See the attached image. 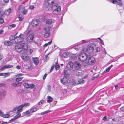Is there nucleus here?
I'll list each match as a JSON object with an SVG mask.
<instances>
[{
  "instance_id": "nucleus-9",
  "label": "nucleus",
  "mask_w": 124,
  "mask_h": 124,
  "mask_svg": "<svg viewBox=\"0 0 124 124\" xmlns=\"http://www.w3.org/2000/svg\"><path fill=\"white\" fill-rule=\"evenodd\" d=\"M118 119L116 118H115L113 119H109V124H116V123L117 122V124H118V122L119 120H118Z\"/></svg>"
},
{
  "instance_id": "nucleus-23",
  "label": "nucleus",
  "mask_w": 124,
  "mask_h": 124,
  "mask_svg": "<svg viewBox=\"0 0 124 124\" xmlns=\"http://www.w3.org/2000/svg\"><path fill=\"white\" fill-rule=\"evenodd\" d=\"M31 113L30 112V109L28 110L25 112H24L22 114V115H23V116H26L27 115L29 114H30Z\"/></svg>"
},
{
  "instance_id": "nucleus-30",
  "label": "nucleus",
  "mask_w": 124,
  "mask_h": 124,
  "mask_svg": "<svg viewBox=\"0 0 124 124\" xmlns=\"http://www.w3.org/2000/svg\"><path fill=\"white\" fill-rule=\"evenodd\" d=\"M31 113L34 112L37 110L36 108H31L30 109Z\"/></svg>"
},
{
  "instance_id": "nucleus-31",
  "label": "nucleus",
  "mask_w": 124,
  "mask_h": 124,
  "mask_svg": "<svg viewBox=\"0 0 124 124\" xmlns=\"http://www.w3.org/2000/svg\"><path fill=\"white\" fill-rule=\"evenodd\" d=\"M50 33L49 32H45V33L44 34V37L46 38H48L50 36Z\"/></svg>"
},
{
  "instance_id": "nucleus-27",
  "label": "nucleus",
  "mask_w": 124,
  "mask_h": 124,
  "mask_svg": "<svg viewBox=\"0 0 124 124\" xmlns=\"http://www.w3.org/2000/svg\"><path fill=\"white\" fill-rule=\"evenodd\" d=\"M24 9V7L23 6L21 5L19 7V10L20 12H22L23 10Z\"/></svg>"
},
{
  "instance_id": "nucleus-26",
  "label": "nucleus",
  "mask_w": 124,
  "mask_h": 124,
  "mask_svg": "<svg viewBox=\"0 0 124 124\" xmlns=\"http://www.w3.org/2000/svg\"><path fill=\"white\" fill-rule=\"evenodd\" d=\"M47 98L48 100H47V102L50 103L53 100V99L50 96L47 97Z\"/></svg>"
},
{
  "instance_id": "nucleus-57",
  "label": "nucleus",
  "mask_w": 124,
  "mask_h": 124,
  "mask_svg": "<svg viewBox=\"0 0 124 124\" xmlns=\"http://www.w3.org/2000/svg\"><path fill=\"white\" fill-rule=\"evenodd\" d=\"M28 51L29 52L30 54H31L33 52V50L32 49L29 48L28 49Z\"/></svg>"
},
{
  "instance_id": "nucleus-7",
  "label": "nucleus",
  "mask_w": 124,
  "mask_h": 124,
  "mask_svg": "<svg viewBox=\"0 0 124 124\" xmlns=\"http://www.w3.org/2000/svg\"><path fill=\"white\" fill-rule=\"evenodd\" d=\"M34 34H32L30 35L26 38V41L28 43H30L32 42L34 37Z\"/></svg>"
},
{
  "instance_id": "nucleus-58",
  "label": "nucleus",
  "mask_w": 124,
  "mask_h": 124,
  "mask_svg": "<svg viewBox=\"0 0 124 124\" xmlns=\"http://www.w3.org/2000/svg\"><path fill=\"white\" fill-rule=\"evenodd\" d=\"M88 42V41L87 40H83L81 42V44H82L84 43H86V42Z\"/></svg>"
},
{
  "instance_id": "nucleus-29",
  "label": "nucleus",
  "mask_w": 124,
  "mask_h": 124,
  "mask_svg": "<svg viewBox=\"0 0 124 124\" xmlns=\"http://www.w3.org/2000/svg\"><path fill=\"white\" fill-rule=\"evenodd\" d=\"M52 22V19H48L46 21V24H51Z\"/></svg>"
},
{
  "instance_id": "nucleus-53",
  "label": "nucleus",
  "mask_w": 124,
  "mask_h": 124,
  "mask_svg": "<svg viewBox=\"0 0 124 124\" xmlns=\"http://www.w3.org/2000/svg\"><path fill=\"white\" fill-rule=\"evenodd\" d=\"M47 89L48 92H50L51 91V86L50 85H48L47 86Z\"/></svg>"
},
{
  "instance_id": "nucleus-45",
  "label": "nucleus",
  "mask_w": 124,
  "mask_h": 124,
  "mask_svg": "<svg viewBox=\"0 0 124 124\" xmlns=\"http://www.w3.org/2000/svg\"><path fill=\"white\" fill-rule=\"evenodd\" d=\"M118 3V5H119V6L121 7L122 6V3L121 1H117V2Z\"/></svg>"
},
{
  "instance_id": "nucleus-47",
  "label": "nucleus",
  "mask_w": 124,
  "mask_h": 124,
  "mask_svg": "<svg viewBox=\"0 0 124 124\" xmlns=\"http://www.w3.org/2000/svg\"><path fill=\"white\" fill-rule=\"evenodd\" d=\"M22 78H16V82L17 83L21 81L22 79Z\"/></svg>"
},
{
  "instance_id": "nucleus-13",
  "label": "nucleus",
  "mask_w": 124,
  "mask_h": 124,
  "mask_svg": "<svg viewBox=\"0 0 124 124\" xmlns=\"http://www.w3.org/2000/svg\"><path fill=\"white\" fill-rule=\"evenodd\" d=\"M15 48L16 50L18 52H20L23 50L20 44L16 46Z\"/></svg>"
},
{
  "instance_id": "nucleus-1",
  "label": "nucleus",
  "mask_w": 124,
  "mask_h": 124,
  "mask_svg": "<svg viewBox=\"0 0 124 124\" xmlns=\"http://www.w3.org/2000/svg\"><path fill=\"white\" fill-rule=\"evenodd\" d=\"M17 33V32L15 35L11 36L9 38V40L10 41L13 40L14 43H19L23 41V35L21 33L18 36H16Z\"/></svg>"
},
{
  "instance_id": "nucleus-20",
  "label": "nucleus",
  "mask_w": 124,
  "mask_h": 124,
  "mask_svg": "<svg viewBox=\"0 0 124 124\" xmlns=\"http://www.w3.org/2000/svg\"><path fill=\"white\" fill-rule=\"evenodd\" d=\"M50 29V27L49 26H47L44 28V30L45 32H49V31Z\"/></svg>"
},
{
  "instance_id": "nucleus-32",
  "label": "nucleus",
  "mask_w": 124,
  "mask_h": 124,
  "mask_svg": "<svg viewBox=\"0 0 124 124\" xmlns=\"http://www.w3.org/2000/svg\"><path fill=\"white\" fill-rule=\"evenodd\" d=\"M0 96H3L4 97L6 95V93L5 91H3L1 92L0 91Z\"/></svg>"
},
{
  "instance_id": "nucleus-43",
  "label": "nucleus",
  "mask_w": 124,
  "mask_h": 124,
  "mask_svg": "<svg viewBox=\"0 0 124 124\" xmlns=\"http://www.w3.org/2000/svg\"><path fill=\"white\" fill-rule=\"evenodd\" d=\"M62 57L64 58H66L67 57V54L65 53H63L62 55Z\"/></svg>"
},
{
  "instance_id": "nucleus-28",
  "label": "nucleus",
  "mask_w": 124,
  "mask_h": 124,
  "mask_svg": "<svg viewBox=\"0 0 124 124\" xmlns=\"http://www.w3.org/2000/svg\"><path fill=\"white\" fill-rule=\"evenodd\" d=\"M47 1L49 5L53 4L54 2V0H47Z\"/></svg>"
},
{
  "instance_id": "nucleus-46",
  "label": "nucleus",
  "mask_w": 124,
  "mask_h": 124,
  "mask_svg": "<svg viewBox=\"0 0 124 124\" xmlns=\"http://www.w3.org/2000/svg\"><path fill=\"white\" fill-rule=\"evenodd\" d=\"M24 75V74L22 73H19L16 75H15V76L16 77H20Z\"/></svg>"
},
{
  "instance_id": "nucleus-50",
  "label": "nucleus",
  "mask_w": 124,
  "mask_h": 124,
  "mask_svg": "<svg viewBox=\"0 0 124 124\" xmlns=\"http://www.w3.org/2000/svg\"><path fill=\"white\" fill-rule=\"evenodd\" d=\"M4 22V20L3 19L0 18V24H2Z\"/></svg>"
},
{
  "instance_id": "nucleus-19",
  "label": "nucleus",
  "mask_w": 124,
  "mask_h": 124,
  "mask_svg": "<svg viewBox=\"0 0 124 124\" xmlns=\"http://www.w3.org/2000/svg\"><path fill=\"white\" fill-rule=\"evenodd\" d=\"M39 23V22L37 20H35L33 21L32 24L34 26H36L38 25Z\"/></svg>"
},
{
  "instance_id": "nucleus-18",
  "label": "nucleus",
  "mask_w": 124,
  "mask_h": 124,
  "mask_svg": "<svg viewBox=\"0 0 124 124\" xmlns=\"http://www.w3.org/2000/svg\"><path fill=\"white\" fill-rule=\"evenodd\" d=\"M21 108L20 107V105L18 106H16L15 107H14L13 109V110L15 111L16 110H17V113H20L22 112V111H19V110H20L21 109Z\"/></svg>"
},
{
  "instance_id": "nucleus-11",
  "label": "nucleus",
  "mask_w": 124,
  "mask_h": 124,
  "mask_svg": "<svg viewBox=\"0 0 124 124\" xmlns=\"http://www.w3.org/2000/svg\"><path fill=\"white\" fill-rule=\"evenodd\" d=\"M20 45L22 48V49L25 50H26L28 48V45L27 43H23L20 44Z\"/></svg>"
},
{
  "instance_id": "nucleus-22",
  "label": "nucleus",
  "mask_w": 124,
  "mask_h": 124,
  "mask_svg": "<svg viewBox=\"0 0 124 124\" xmlns=\"http://www.w3.org/2000/svg\"><path fill=\"white\" fill-rule=\"evenodd\" d=\"M94 49V48L92 46H89L88 48L87 49V51H89V53H90L91 52H93Z\"/></svg>"
},
{
  "instance_id": "nucleus-62",
  "label": "nucleus",
  "mask_w": 124,
  "mask_h": 124,
  "mask_svg": "<svg viewBox=\"0 0 124 124\" xmlns=\"http://www.w3.org/2000/svg\"><path fill=\"white\" fill-rule=\"evenodd\" d=\"M43 102V100H41L40 101H39V103L38 104L39 105H40L41 104H42Z\"/></svg>"
},
{
  "instance_id": "nucleus-37",
  "label": "nucleus",
  "mask_w": 124,
  "mask_h": 124,
  "mask_svg": "<svg viewBox=\"0 0 124 124\" xmlns=\"http://www.w3.org/2000/svg\"><path fill=\"white\" fill-rule=\"evenodd\" d=\"M18 18L19 19V21H22L23 19V17L21 14H20L18 16Z\"/></svg>"
},
{
  "instance_id": "nucleus-15",
  "label": "nucleus",
  "mask_w": 124,
  "mask_h": 124,
  "mask_svg": "<svg viewBox=\"0 0 124 124\" xmlns=\"http://www.w3.org/2000/svg\"><path fill=\"white\" fill-rule=\"evenodd\" d=\"M30 103H25L21 105H20V107L21 108V109L19 110V111H22L23 108V107H26L27 106H29L30 105Z\"/></svg>"
},
{
  "instance_id": "nucleus-64",
  "label": "nucleus",
  "mask_w": 124,
  "mask_h": 124,
  "mask_svg": "<svg viewBox=\"0 0 124 124\" xmlns=\"http://www.w3.org/2000/svg\"><path fill=\"white\" fill-rule=\"evenodd\" d=\"M120 110L122 111H124V107H123L120 108Z\"/></svg>"
},
{
  "instance_id": "nucleus-24",
  "label": "nucleus",
  "mask_w": 124,
  "mask_h": 124,
  "mask_svg": "<svg viewBox=\"0 0 124 124\" xmlns=\"http://www.w3.org/2000/svg\"><path fill=\"white\" fill-rule=\"evenodd\" d=\"M11 9L10 8H9L5 11V14L6 15H8L11 12Z\"/></svg>"
},
{
  "instance_id": "nucleus-14",
  "label": "nucleus",
  "mask_w": 124,
  "mask_h": 124,
  "mask_svg": "<svg viewBox=\"0 0 124 124\" xmlns=\"http://www.w3.org/2000/svg\"><path fill=\"white\" fill-rule=\"evenodd\" d=\"M13 67V66L12 65H6L1 67L0 69V70L1 71L3 70H4L5 69L11 68Z\"/></svg>"
},
{
  "instance_id": "nucleus-3",
  "label": "nucleus",
  "mask_w": 124,
  "mask_h": 124,
  "mask_svg": "<svg viewBox=\"0 0 124 124\" xmlns=\"http://www.w3.org/2000/svg\"><path fill=\"white\" fill-rule=\"evenodd\" d=\"M72 85H76L79 84H83L84 82V80L82 78L81 79L78 78L76 81L75 80L73 79H72Z\"/></svg>"
},
{
  "instance_id": "nucleus-10",
  "label": "nucleus",
  "mask_w": 124,
  "mask_h": 124,
  "mask_svg": "<svg viewBox=\"0 0 124 124\" xmlns=\"http://www.w3.org/2000/svg\"><path fill=\"white\" fill-rule=\"evenodd\" d=\"M74 67L75 70H78L80 67V65L78 62H75L74 64Z\"/></svg>"
},
{
  "instance_id": "nucleus-63",
  "label": "nucleus",
  "mask_w": 124,
  "mask_h": 124,
  "mask_svg": "<svg viewBox=\"0 0 124 124\" xmlns=\"http://www.w3.org/2000/svg\"><path fill=\"white\" fill-rule=\"evenodd\" d=\"M100 50V48L99 47H97L96 48V51L97 52L99 51Z\"/></svg>"
},
{
  "instance_id": "nucleus-2",
  "label": "nucleus",
  "mask_w": 124,
  "mask_h": 124,
  "mask_svg": "<svg viewBox=\"0 0 124 124\" xmlns=\"http://www.w3.org/2000/svg\"><path fill=\"white\" fill-rule=\"evenodd\" d=\"M61 7L59 6L57 4L53 5L52 7L53 13L55 14H58L61 11Z\"/></svg>"
},
{
  "instance_id": "nucleus-16",
  "label": "nucleus",
  "mask_w": 124,
  "mask_h": 124,
  "mask_svg": "<svg viewBox=\"0 0 124 124\" xmlns=\"http://www.w3.org/2000/svg\"><path fill=\"white\" fill-rule=\"evenodd\" d=\"M33 63L35 65H37L39 63V60L38 58H33Z\"/></svg>"
},
{
  "instance_id": "nucleus-5",
  "label": "nucleus",
  "mask_w": 124,
  "mask_h": 124,
  "mask_svg": "<svg viewBox=\"0 0 124 124\" xmlns=\"http://www.w3.org/2000/svg\"><path fill=\"white\" fill-rule=\"evenodd\" d=\"M67 78H62L60 80L61 83L63 84L70 83L72 85V78H69V79Z\"/></svg>"
},
{
  "instance_id": "nucleus-54",
  "label": "nucleus",
  "mask_w": 124,
  "mask_h": 124,
  "mask_svg": "<svg viewBox=\"0 0 124 124\" xmlns=\"http://www.w3.org/2000/svg\"><path fill=\"white\" fill-rule=\"evenodd\" d=\"M4 44L7 46H8V41H5L4 42Z\"/></svg>"
},
{
  "instance_id": "nucleus-35",
  "label": "nucleus",
  "mask_w": 124,
  "mask_h": 124,
  "mask_svg": "<svg viewBox=\"0 0 124 124\" xmlns=\"http://www.w3.org/2000/svg\"><path fill=\"white\" fill-rule=\"evenodd\" d=\"M112 66L113 65H111L110 66L108 67L106 69V70H105V72H108Z\"/></svg>"
},
{
  "instance_id": "nucleus-21",
  "label": "nucleus",
  "mask_w": 124,
  "mask_h": 124,
  "mask_svg": "<svg viewBox=\"0 0 124 124\" xmlns=\"http://www.w3.org/2000/svg\"><path fill=\"white\" fill-rule=\"evenodd\" d=\"M64 75L65 78H67L69 76L70 74L66 70H64Z\"/></svg>"
},
{
  "instance_id": "nucleus-34",
  "label": "nucleus",
  "mask_w": 124,
  "mask_h": 124,
  "mask_svg": "<svg viewBox=\"0 0 124 124\" xmlns=\"http://www.w3.org/2000/svg\"><path fill=\"white\" fill-rule=\"evenodd\" d=\"M23 86L24 87L26 88H29V84L27 83H24L23 84Z\"/></svg>"
},
{
  "instance_id": "nucleus-48",
  "label": "nucleus",
  "mask_w": 124,
  "mask_h": 124,
  "mask_svg": "<svg viewBox=\"0 0 124 124\" xmlns=\"http://www.w3.org/2000/svg\"><path fill=\"white\" fill-rule=\"evenodd\" d=\"M16 26V25L15 24H13L9 26L8 27L9 28H12L15 27Z\"/></svg>"
},
{
  "instance_id": "nucleus-17",
  "label": "nucleus",
  "mask_w": 124,
  "mask_h": 124,
  "mask_svg": "<svg viewBox=\"0 0 124 124\" xmlns=\"http://www.w3.org/2000/svg\"><path fill=\"white\" fill-rule=\"evenodd\" d=\"M22 84V83L21 82H18V83L15 82L12 84V86L14 87H18L20 86Z\"/></svg>"
},
{
  "instance_id": "nucleus-39",
  "label": "nucleus",
  "mask_w": 124,
  "mask_h": 124,
  "mask_svg": "<svg viewBox=\"0 0 124 124\" xmlns=\"http://www.w3.org/2000/svg\"><path fill=\"white\" fill-rule=\"evenodd\" d=\"M118 124H124V119L123 120H120L118 122Z\"/></svg>"
},
{
  "instance_id": "nucleus-59",
  "label": "nucleus",
  "mask_w": 124,
  "mask_h": 124,
  "mask_svg": "<svg viewBox=\"0 0 124 124\" xmlns=\"http://www.w3.org/2000/svg\"><path fill=\"white\" fill-rule=\"evenodd\" d=\"M54 67V65H53L52 66L51 68V69L50 70V72H51L53 70Z\"/></svg>"
},
{
  "instance_id": "nucleus-36",
  "label": "nucleus",
  "mask_w": 124,
  "mask_h": 124,
  "mask_svg": "<svg viewBox=\"0 0 124 124\" xmlns=\"http://www.w3.org/2000/svg\"><path fill=\"white\" fill-rule=\"evenodd\" d=\"M35 86L33 84H29V88L31 89H32Z\"/></svg>"
},
{
  "instance_id": "nucleus-51",
  "label": "nucleus",
  "mask_w": 124,
  "mask_h": 124,
  "mask_svg": "<svg viewBox=\"0 0 124 124\" xmlns=\"http://www.w3.org/2000/svg\"><path fill=\"white\" fill-rule=\"evenodd\" d=\"M15 120H16V119H15V118L14 117V118H13L12 119L10 120H9V123H11V122H13Z\"/></svg>"
},
{
  "instance_id": "nucleus-33",
  "label": "nucleus",
  "mask_w": 124,
  "mask_h": 124,
  "mask_svg": "<svg viewBox=\"0 0 124 124\" xmlns=\"http://www.w3.org/2000/svg\"><path fill=\"white\" fill-rule=\"evenodd\" d=\"M3 117L4 118H8L10 117V115L9 114H3L2 115Z\"/></svg>"
},
{
  "instance_id": "nucleus-41",
  "label": "nucleus",
  "mask_w": 124,
  "mask_h": 124,
  "mask_svg": "<svg viewBox=\"0 0 124 124\" xmlns=\"http://www.w3.org/2000/svg\"><path fill=\"white\" fill-rule=\"evenodd\" d=\"M50 111V110H47L46 111H45V112L41 113L40 114L41 115H43L49 112Z\"/></svg>"
},
{
  "instance_id": "nucleus-38",
  "label": "nucleus",
  "mask_w": 124,
  "mask_h": 124,
  "mask_svg": "<svg viewBox=\"0 0 124 124\" xmlns=\"http://www.w3.org/2000/svg\"><path fill=\"white\" fill-rule=\"evenodd\" d=\"M55 69L56 70H58L60 66L57 65V63L56 62H55Z\"/></svg>"
},
{
  "instance_id": "nucleus-61",
  "label": "nucleus",
  "mask_w": 124,
  "mask_h": 124,
  "mask_svg": "<svg viewBox=\"0 0 124 124\" xmlns=\"http://www.w3.org/2000/svg\"><path fill=\"white\" fill-rule=\"evenodd\" d=\"M34 8V6H31L29 7V8L30 9L32 10Z\"/></svg>"
},
{
  "instance_id": "nucleus-44",
  "label": "nucleus",
  "mask_w": 124,
  "mask_h": 124,
  "mask_svg": "<svg viewBox=\"0 0 124 124\" xmlns=\"http://www.w3.org/2000/svg\"><path fill=\"white\" fill-rule=\"evenodd\" d=\"M27 68L29 70H32L33 69V67L32 66H27Z\"/></svg>"
},
{
  "instance_id": "nucleus-8",
  "label": "nucleus",
  "mask_w": 124,
  "mask_h": 124,
  "mask_svg": "<svg viewBox=\"0 0 124 124\" xmlns=\"http://www.w3.org/2000/svg\"><path fill=\"white\" fill-rule=\"evenodd\" d=\"M74 64L71 62H69L66 65L67 69L69 70H70L72 69Z\"/></svg>"
},
{
  "instance_id": "nucleus-40",
  "label": "nucleus",
  "mask_w": 124,
  "mask_h": 124,
  "mask_svg": "<svg viewBox=\"0 0 124 124\" xmlns=\"http://www.w3.org/2000/svg\"><path fill=\"white\" fill-rule=\"evenodd\" d=\"M21 115V114L20 113H18L14 117L15 118V119H16L20 117V116Z\"/></svg>"
},
{
  "instance_id": "nucleus-60",
  "label": "nucleus",
  "mask_w": 124,
  "mask_h": 124,
  "mask_svg": "<svg viewBox=\"0 0 124 124\" xmlns=\"http://www.w3.org/2000/svg\"><path fill=\"white\" fill-rule=\"evenodd\" d=\"M107 116H105L103 117V118L102 119V120H103L104 121H105L107 120V119L106 118Z\"/></svg>"
},
{
  "instance_id": "nucleus-56",
  "label": "nucleus",
  "mask_w": 124,
  "mask_h": 124,
  "mask_svg": "<svg viewBox=\"0 0 124 124\" xmlns=\"http://www.w3.org/2000/svg\"><path fill=\"white\" fill-rule=\"evenodd\" d=\"M13 45V44L12 42L10 41H8V46H11Z\"/></svg>"
},
{
  "instance_id": "nucleus-49",
  "label": "nucleus",
  "mask_w": 124,
  "mask_h": 124,
  "mask_svg": "<svg viewBox=\"0 0 124 124\" xmlns=\"http://www.w3.org/2000/svg\"><path fill=\"white\" fill-rule=\"evenodd\" d=\"M4 14V12L0 9V17L2 16Z\"/></svg>"
},
{
  "instance_id": "nucleus-4",
  "label": "nucleus",
  "mask_w": 124,
  "mask_h": 124,
  "mask_svg": "<svg viewBox=\"0 0 124 124\" xmlns=\"http://www.w3.org/2000/svg\"><path fill=\"white\" fill-rule=\"evenodd\" d=\"M88 57L86 53H81L79 55L78 59L80 61L82 62L86 60Z\"/></svg>"
},
{
  "instance_id": "nucleus-6",
  "label": "nucleus",
  "mask_w": 124,
  "mask_h": 124,
  "mask_svg": "<svg viewBox=\"0 0 124 124\" xmlns=\"http://www.w3.org/2000/svg\"><path fill=\"white\" fill-rule=\"evenodd\" d=\"M88 60L87 63L88 64L92 65L94 64L95 63V59L93 56L88 57Z\"/></svg>"
},
{
  "instance_id": "nucleus-42",
  "label": "nucleus",
  "mask_w": 124,
  "mask_h": 124,
  "mask_svg": "<svg viewBox=\"0 0 124 124\" xmlns=\"http://www.w3.org/2000/svg\"><path fill=\"white\" fill-rule=\"evenodd\" d=\"M110 1L114 4H116L118 1V0H110Z\"/></svg>"
},
{
  "instance_id": "nucleus-12",
  "label": "nucleus",
  "mask_w": 124,
  "mask_h": 124,
  "mask_svg": "<svg viewBox=\"0 0 124 124\" xmlns=\"http://www.w3.org/2000/svg\"><path fill=\"white\" fill-rule=\"evenodd\" d=\"M21 58L22 59L26 61L29 60V58L27 54H23L21 56Z\"/></svg>"
},
{
  "instance_id": "nucleus-52",
  "label": "nucleus",
  "mask_w": 124,
  "mask_h": 124,
  "mask_svg": "<svg viewBox=\"0 0 124 124\" xmlns=\"http://www.w3.org/2000/svg\"><path fill=\"white\" fill-rule=\"evenodd\" d=\"M23 15L26 14L27 12V11L26 10L24 9L22 12Z\"/></svg>"
},
{
  "instance_id": "nucleus-55",
  "label": "nucleus",
  "mask_w": 124,
  "mask_h": 124,
  "mask_svg": "<svg viewBox=\"0 0 124 124\" xmlns=\"http://www.w3.org/2000/svg\"><path fill=\"white\" fill-rule=\"evenodd\" d=\"M5 86V85L3 83H0V87H4Z\"/></svg>"
},
{
  "instance_id": "nucleus-25",
  "label": "nucleus",
  "mask_w": 124,
  "mask_h": 124,
  "mask_svg": "<svg viewBox=\"0 0 124 124\" xmlns=\"http://www.w3.org/2000/svg\"><path fill=\"white\" fill-rule=\"evenodd\" d=\"M10 75L9 73H0V76H5V77H8Z\"/></svg>"
}]
</instances>
